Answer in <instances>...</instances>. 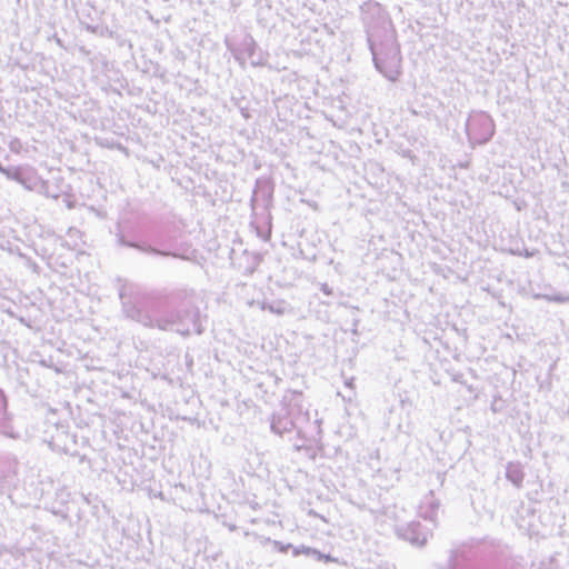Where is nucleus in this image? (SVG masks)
Returning <instances> with one entry per match:
<instances>
[{
    "label": "nucleus",
    "mask_w": 569,
    "mask_h": 569,
    "mask_svg": "<svg viewBox=\"0 0 569 569\" xmlns=\"http://www.w3.org/2000/svg\"><path fill=\"white\" fill-rule=\"evenodd\" d=\"M523 470L520 462H508L506 466V478L509 480L513 486L517 488H520L522 486L523 481Z\"/></svg>",
    "instance_id": "2eb2a0df"
},
{
    "label": "nucleus",
    "mask_w": 569,
    "mask_h": 569,
    "mask_svg": "<svg viewBox=\"0 0 569 569\" xmlns=\"http://www.w3.org/2000/svg\"><path fill=\"white\" fill-rule=\"evenodd\" d=\"M396 533L400 539L410 542L415 547H423L429 537V532L419 521L397 526Z\"/></svg>",
    "instance_id": "9d476101"
},
{
    "label": "nucleus",
    "mask_w": 569,
    "mask_h": 569,
    "mask_svg": "<svg viewBox=\"0 0 569 569\" xmlns=\"http://www.w3.org/2000/svg\"><path fill=\"white\" fill-rule=\"evenodd\" d=\"M52 512H53L54 515H57V516H61V517H63V518H67V517H68V515H67L64 511L60 510V509H59V510H52Z\"/></svg>",
    "instance_id": "473e14b6"
},
{
    "label": "nucleus",
    "mask_w": 569,
    "mask_h": 569,
    "mask_svg": "<svg viewBox=\"0 0 569 569\" xmlns=\"http://www.w3.org/2000/svg\"><path fill=\"white\" fill-rule=\"evenodd\" d=\"M320 290L326 296H332L333 289L328 283H321Z\"/></svg>",
    "instance_id": "393cba45"
},
{
    "label": "nucleus",
    "mask_w": 569,
    "mask_h": 569,
    "mask_svg": "<svg viewBox=\"0 0 569 569\" xmlns=\"http://www.w3.org/2000/svg\"><path fill=\"white\" fill-rule=\"evenodd\" d=\"M290 549H292V555H293L295 557H298V556H300V555H305V551H306V549H308V547H307V546H305V545H300V546L295 547V546L292 545V547H291Z\"/></svg>",
    "instance_id": "5701e85b"
},
{
    "label": "nucleus",
    "mask_w": 569,
    "mask_h": 569,
    "mask_svg": "<svg viewBox=\"0 0 569 569\" xmlns=\"http://www.w3.org/2000/svg\"><path fill=\"white\" fill-rule=\"evenodd\" d=\"M302 202H306L309 207H311L313 210H319V206L316 201L313 200H301Z\"/></svg>",
    "instance_id": "c85d7f7f"
},
{
    "label": "nucleus",
    "mask_w": 569,
    "mask_h": 569,
    "mask_svg": "<svg viewBox=\"0 0 569 569\" xmlns=\"http://www.w3.org/2000/svg\"><path fill=\"white\" fill-rule=\"evenodd\" d=\"M302 447H303V445H297V443H295V448H296L297 450H300Z\"/></svg>",
    "instance_id": "c9c22d12"
},
{
    "label": "nucleus",
    "mask_w": 569,
    "mask_h": 569,
    "mask_svg": "<svg viewBox=\"0 0 569 569\" xmlns=\"http://www.w3.org/2000/svg\"><path fill=\"white\" fill-rule=\"evenodd\" d=\"M292 413L293 412L291 411L290 406L281 402V408L278 411H274L270 417L271 432L282 438L287 433L296 431L299 439L309 442H316L321 439L322 420L318 418L317 411H315V419L312 425L308 426L307 428L297 425L298 422L293 419Z\"/></svg>",
    "instance_id": "20e7f679"
},
{
    "label": "nucleus",
    "mask_w": 569,
    "mask_h": 569,
    "mask_svg": "<svg viewBox=\"0 0 569 569\" xmlns=\"http://www.w3.org/2000/svg\"><path fill=\"white\" fill-rule=\"evenodd\" d=\"M462 378H463L462 373H457L453 376V381L462 383L463 382Z\"/></svg>",
    "instance_id": "2f4dec72"
},
{
    "label": "nucleus",
    "mask_w": 569,
    "mask_h": 569,
    "mask_svg": "<svg viewBox=\"0 0 569 569\" xmlns=\"http://www.w3.org/2000/svg\"><path fill=\"white\" fill-rule=\"evenodd\" d=\"M398 153L402 157V158H406V159H409L411 160L412 162H415V160H417V156L413 153V151L411 149H400L398 151Z\"/></svg>",
    "instance_id": "4be33fe9"
},
{
    "label": "nucleus",
    "mask_w": 569,
    "mask_h": 569,
    "mask_svg": "<svg viewBox=\"0 0 569 569\" xmlns=\"http://www.w3.org/2000/svg\"><path fill=\"white\" fill-rule=\"evenodd\" d=\"M526 257H531V253H529L528 251H526Z\"/></svg>",
    "instance_id": "4c0bfd02"
},
{
    "label": "nucleus",
    "mask_w": 569,
    "mask_h": 569,
    "mask_svg": "<svg viewBox=\"0 0 569 569\" xmlns=\"http://www.w3.org/2000/svg\"><path fill=\"white\" fill-rule=\"evenodd\" d=\"M56 41L61 48H63L62 41L59 38H57Z\"/></svg>",
    "instance_id": "f704fd0d"
},
{
    "label": "nucleus",
    "mask_w": 569,
    "mask_h": 569,
    "mask_svg": "<svg viewBox=\"0 0 569 569\" xmlns=\"http://www.w3.org/2000/svg\"><path fill=\"white\" fill-rule=\"evenodd\" d=\"M360 17L376 70L397 82L402 73V56L389 12L378 1L368 0L360 6Z\"/></svg>",
    "instance_id": "f03ea898"
},
{
    "label": "nucleus",
    "mask_w": 569,
    "mask_h": 569,
    "mask_svg": "<svg viewBox=\"0 0 569 569\" xmlns=\"http://www.w3.org/2000/svg\"><path fill=\"white\" fill-rule=\"evenodd\" d=\"M491 409L493 412L498 411V406H496V401L491 405Z\"/></svg>",
    "instance_id": "72a5a7b5"
},
{
    "label": "nucleus",
    "mask_w": 569,
    "mask_h": 569,
    "mask_svg": "<svg viewBox=\"0 0 569 569\" xmlns=\"http://www.w3.org/2000/svg\"><path fill=\"white\" fill-rule=\"evenodd\" d=\"M262 299L257 301L261 310H268L269 312L274 315H283L288 310L289 305L286 300H270L264 292L262 293Z\"/></svg>",
    "instance_id": "4468645a"
},
{
    "label": "nucleus",
    "mask_w": 569,
    "mask_h": 569,
    "mask_svg": "<svg viewBox=\"0 0 569 569\" xmlns=\"http://www.w3.org/2000/svg\"><path fill=\"white\" fill-rule=\"evenodd\" d=\"M305 556L313 558L316 561L338 562V559L333 558L330 553H323L320 550L312 547H308V549H306Z\"/></svg>",
    "instance_id": "a211bd4d"
},
{
    "label": "nucleus",
    "mask_w": 569,
    "mask_h": 569,
    "mask_svg": "<svg viewBox=\"0 0 569 569\" xmlns=\"http://www.w3.org/2000/svg\"><path fill=\"white\" fill-rule=\"evenodd\" d=\"M536 299H545L549 302L567 303L569 302V295L555 293V295H536Z\"/></svg>",
    "instance_id": "6ab92c4d"
},
{
    "label": "nucleus",
    "mask_w": 569,
    "mask_h": 569,
    "mask_svg": "<svg viewBox=\"0 0 569 569\" xmlns=\"http://www.w3.org/2000/svg\"><path fill=\"white\" fill-rule=\"evenodd\" d=\"M260 261H261V259H260V257L258 254L251 256V263L244 268L243 274L244 276H251L256 271V269L259 266Z\"/></svg>",
    "instance_id": "aec40b11"
},
{
    "label": "nucleus",
    "mask_w": 569,
    "mask_h": 569,
    "mask_svg": "<svg viewBox=\"0 0 569 569\" xmlns=\"http://www.w3.org/2000/svg\"><path fill=\"white\" fill-rule=\"evenodd\" d=\"M272 546H273L274 550H277L279 552H282V553H286L292 547L291 543H283V542L278 541V540H273L272 541Z\"/></svg>",
    "instance_id": "412c9836"
},
{
    "label": "nucleus",
    "mask_w": 569,
    "mask_h": 569,
    "mask_svg": "<svg viewBox=\"0 0 569 569\" xmlns=\"http://www.w3.org/2000/svg\"><path fill=\"white\" fill-rule=\"evenodd\" d=\"M282 403L290 406L293 419L297 425L308 427L312 425L311 412L303 406V395L301 391L288 390L282 397Z\"/></svg>",
    "instance_id": "0eeeda50"
},
{
    "label": "nucleus",
    "mask_w": 569,
    "mask_h": 569,
    "mask_svg": "<svg viewBox=\"0 0 569 569\" xmlns=\"http://www.w3.org/2000/svg\"><path fill=\"white\" fill-rule=\"evenodd\" d=\"M274 181L271 177L261 176L256 179L250 207L271 209L273 207Z\"/></svg>",
    "instance_id": "423d86ee"
},
{
    "label": "nucleus",
    "mask_w": 569,
    "mask_h": 569,
    "mask_svg": "<svg viewBox=\"0 0 569 569\" xmlns=\"http://www.w3.org/2000/svg\"><path fill=\"white\" fill-rule=\"evenodd\" d=\"M268 52L263 51L259 44H257L252 53L248 56L252 67H264L268 62Z\"/></svg>",
    "instance_id": "dca6fc26"
},
{
    "label": "nucleus",
    "mask_w": 569,
    "mask_h": 569,
    "mask_svg": "<svg viewBox=\"0 0 569 569\" xmlns=\"http://www.w3.org/2000/svg\"><path fill=\"white\" fill-rule=\"evenodd\" d=\"M28 266L34 271V272H39L40 270V267L38 266L37 262L32 261V260H28Z\"/></svg>",
    "instance_id": "c756f323"
},
{
    "label": "nucleus",
    "mask_w": 569,
    "mask_h": 569,
    "mask_svg": "<svg viewBox=\"0 0 569 569\" xmlns=\"http://www.w3.org/2000/svg\"><path fill=\"white\" fill-rule=\"evenodd\" d=\"M86 30L90 33L97 34L99 37H107L111 39H118L116 32L111 30L108 26H99V24H87Z\"/></svg>",
    "instance_id": "f3484780"
},
{
    "label": "nucleus",
    "mask_w": 569,
    "mask_h": 569,
    "mask_svg": "<svg viewBox=\"0 0 569 569\" xmlns=\"http://www.w3.org/2000/svg\"><path fill=\"white\" fill-rule=\"evenodd\" d=\"M239 108H240V112L243 116V118H246V119L250 118V113L247 108H244V107H239Z\"/></svg>",
    "instance_id": "7c9ffc66"
},
{
    "label": "nucleus",
    "mask_w": 569,
    "mask_h": 569,
    "mask_svg": "<svg viewBox=\"0 0 569 569\" xmlns=\"http://www.w3.org/2000/svg\"><path fill=\"white\" fill-rule=\"evenodd\" d=\"M12 415L8 411V397L3 389L0 388V435L11 439H19V432L13 430Z\"/></svg>",
    "instance_id": "f8f14e48"
},
{
    "label": "nucleus",
    "mask_w": 569,
    "mask_h": 569,
    "mask_svg": "<svg viewBox=\"0 0 569 569\" xmlns=\"http://www.w3.org/2000/svg\"><path fill=\"white\" fill-rule=\"evenodd\" d=\"M36 188L33 191H37L47 198L58 199L62 193H64V179L62 177L53 178L52 181L43 180L39 177V182H36Z\"/></svg>",
    "instance_id": "ddd939ff"
},
{
    "label": "nucleus",
    "mask_w": 569,
    "mask_h": 569,
    "mask_svg": "<svg viewBox=\"0 0 569 569\" xmlns=\"http://www.w3.org/2000/svg\"><path fill=\"white\" fill-rule=\"evenodd\" d=\"M250 227L254 229L257 236L263 241H268L271 237L272 216L271 209L260 207H250Z\"/></svg>",
    "instance_id": "1a4fd4ad"
},
{
    "label": "nucleus",
    "mask_w": 569,
    "mask_h": 569,
    "mask_svg": "<svg viewBox=\"0 0 569 569\" xmlns=\"http://www.w3.org/2000/svg\"><path fill=\"white\" fill-rule=\"evenodd\" d=\"M113 236L117 249H132L147 257L182 258L176 248L173 229L146 212L139 214L136 222L118 221Z\"/></svg>",
    "instance_id": "7ed1b4c3"
},
{
    "label": "nucleus",
    "mask_w": 569,
    "mask_h": 569,
    "mask_svg": "<svg viewBox=\"0 0 569 569\" xmlns=\"http://www.w3.org/2000/svg\"><path fill=\"white\" fill-rule=\"evenodd\" d=\"M116 36L118 37V39H116V40L118 41L119 46L123 47V46L128 44L129 48H132V44L129 40L121 38L117 33H116Z\"/></svg>",
    "instance_id": "bb28decb"
},
{
    "label": "nucleus",
    "mask_w": 569,
    "mask_h": 569,
    "mask_svg": "<svg viewBox=\"0 0 569 569\" xmlns=\"http://www.w3.org/2000/svg\"><path fill=\"white\" fill-rule=\"evenodd\" d=\"M465 131L471 147L487 144L496 133L492 117L482 110H472L466 121Z\"/></svg>",
    "instance_id": "39448f33"
},
{
    "label": "nucleus",
    "mask_w": 569,
    "mask_h": 569,
    "mask_svg": "<svg viewBox=\"0 0 569 569\" xmlns=\"http://www.w3.org/2000/svg\"><path fill=\"white\" fill-rule=\"evenodd\" d=\"M419 3H421L422 6H426L427 4V0H417Z\"/></svg>",
    "instance_id": "e433bc0d"
},
{
    "label": "nucleus",
    "mask_w": 569,
    "mask_h": 569,
    "mask_svg": "<svg viewBox=\"0 0 569 569\" xmlns=\"http://www.w3.org/2000/svg\"><path fill=\"white\" fill-rule=\"evenodd\" d=\"M6 178L23 186L27 190L33 191L36 182H39L37 171L30 166H9Z\"/></svg>",
    "instance_id": "9b49d317"
},
{
    "label": "nucleus",
    "mask_w": 569,
    "mask_h": 569,
    "mask_svg": "<svg viewBox=\"0 0 569 569\" xmlns=\"http://www.w3.org/2000/svg\"><path fill=\"white\" fill-rule=\"evenodd\" d=\"M257 44V41L250 33H244L240 40L229 37L224 38L227 50L242 68L246 67V58L252 53Z\"/></svg>",
    "instance_id": "6e6552de"
},
{
    "label": "nucleus",
    "mask_w": 569,
    "mask_h": 569,
    "mask_svg": "<svg viewBox=\"0 0 569 569\" xmlns=\"http://www.w3.org/2000/svg\"><path fill=\"white\" fill-rule=\"evenodd\" d=\"M359 323H360V319H359V318H357V317H355V318L352 319V328H351V333H352V335H358V333H359V331H358V326H359Z\"/></svg>",
    "instance_id": "a878e982"
},
{
    "label": "nucleus",
    "mask_w": 569,
    "mask_h": 569,
    "mask_svg": "<svg viewBox=\"0 0 569 569\" xmlns=\"http://www.w3.org/2000/svg\"><path fill=\"white\" fill-rule=\"evenodd\" d=\"M371 569H396V568H395L393 565H391L389 562H382V563H379L375 568H371Z\"/></svg>",
    "instance_id": "cd10ccee"
},
{
    "label": "nucleus",
    "mask_w": 569,
    "mask_h": 569,
    "mask_svg": "<svg viewBox=\"0 0 569 569\" xmlns=\"http://www.w3.org/2000/svg\"><path fill=\"white\" fill-rule=\"evenodd\" d=\"M122 311L127 318L148 328L176 332L182 337L204 332L200 308L193 289H174L168 293L120 290Z\"/></svg>",
    "instance_id": "f257e3e1"
},
{
    "label": "nucleus",
    "mask_w": 569,
    "mask_h": 569,
    "mask_svg": "<svg viewBox=\"0 0 569 569\" xmlns=\"http://www.w3.org/2000/svg\"><path fill=\"white\" fill-rule=\"evenodd\" d=\"M20 147H21V142L18 138H14L10 141L9 148L11 151L18 152Z\"/></svg>",
    "instance_id": "b1692460"
}]
</instances>
